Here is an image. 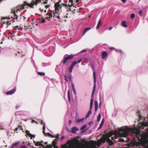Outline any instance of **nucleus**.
<instances>
[{
    "instance_id": "4",
    "label": "nucleus",
    "mask_w": 148,
    "mask_h": 148,
    "mask_svg": "<svg viewBox=\"0 0 148 148\" xmlns=\"http://www.w3.org/2000/svg\"><path fill=\"white\" fill-rule=\"evenodd\" d=\"M61 1L60 0L58 2H57L55 4V10L56 12L57 13L61 9L62 7L61 5H62L63 6H64L66 7H67L68 6L70 7V5L67 3H62L61 4H60V3Z\"/></svg>"
},
{
    "instance_id": "47",
    "label": "nucleus",
    "mask_w": 148,
    "mask_h": 148,
    "mask_svg": "<svg viewBox=\"0 0 148 148\" xmlns=\"http://www.w3.org/2000/svg\"><path fill=\"white\" fill-rule=\"evenodd\" d=\"M57 18L58 19H61V18H60V16H59L57 17Z\"/></svg>"
},
{
    "instance_id": "50",
    "label": "nucleus",
    "mask_w": 148,
    "mask_h": 148,
    "mask_svg": "<svg viewBox=\"0 0 148 148\" xmlns=\"http://www.w3.org/2000/svg\"><path fill=\"white\" fill-rule=\"evenodd\" d=\"M64 136H63L61 138V140H62L64 138Z\"/></svg>"
},
{
    "instance_id": "46",
    "label": "nucleus",
    "mask_w": 148,
    "mask_h": 148,
    "mask_svg": "<svg viewBox=\"0 0 148 148\" xmlns=\"http://www.w3.org/2000/svg\"><path fill=\"white\" fill-rule=\"evenodd\" d=\"M32 123H34L35 122V121L34 120H32Z\"/></svg>"
},
{
    "instance_id": "54",
    "label": "nucleus",
    "mask_w": 148,
    "mask_h": 148,
    "mask_svg": "<svg viewBox=\"0 0 148 148\" xmlns=\"http://www.w3.org/2000/svg\"><path fill=\"white\" fill-rule=\"evenodd\" d=\"M71 123V120H69V123H70V124Z\"/></svg>"
},
{
    "instance_id": "33",
    "label": "nucleus",
    "mask_w": 148,
    "mask_h": 148,
    "mask_svg": "<svg viewBox=\"0 0 148 148\" xmlns=\"http://www.w3.org/2000/svg\"><path fill=\"white\" fill-rule=\"evenodd\" d=\"M135 17V15L134 13H132L131 14V18L132 19L134 18Z\"/></svg>"
},
{
    "instance_id": "6",
    "label": "nucleus",
    "mask_w": 148,
    "mask_h": 148,
    "mask_svg": "<svg viewBox=\"0 0 148 148\" xmlns=\"http://www.w3.org/2000/svg\"><path fill=\"white\" fill-rule=\"evenodd\" d=\"M41 123L43 125V134L46 136H51L52 137H54V136H53V135H52L51 134H50L49 133H48L47 134L45 133V123L42 120H41Z\"/></svg>"
},
{
    "instance_id": "12",
    "label": "nucleus",
    "mask_w": 148,
    "mask_h": 148,
    "mask_svg": "<svg viewBox=\"0 0 148 148\" xmlns=\"http://www.w3.org/2000/svg\"><path fill=\"white\" fill-rule=\"evenodd\" d=\"M15 11V9H13L12 10V13L13 14V15L14 16V19H17L18 17L17 15L16 14Z\"/></svg>"
},
{
    "instance_id": "35",
    "label": "nucleus",
    "mask_w": 148,
    "mask_h": 148,
    "mask_svg": "<svg viewBox=\"0 0 148 148\" xmlns=\"http://www.w3.org/2000/svg\"><path fill=\"white\" fill-rule=\"evenodd\" d=\"M20 147L21 148H27L26 146L24 145H21L20 146Z\"/></svg>"
},
{
    "instance_id": "37",
    "label": "nucleus",
    "mask_w": 148,
    "mask_h": 148,
    "mask_svg": "<svg viewBox=\"0 0 148 148\" xmlns=\"http://www.w3.org/2000/svg\"><path fill=\"white\" fill-rule=\"evenodd\" d=\"M86 50L84 49V50H83L81 51V52H80V53H82L83 52H86Z\"/></svg>"
},
{
    "instance_id": "14",
    "label": "nucleus",
    "mask_w": 148,
    "mask_h": 148,
    "mask_svg": "<svg viewBox=\"0 0 148 148\" xmlns=\"http://www.w3.org/2000/svg\"><path fill=\"white\" fill-rule=\"evenodd\" d=\"M26 133L28 135L29 137H31V138L32 139V138H35V135L33 134H32L30 133L29 131L27 130L26 131Z\"/></svg>"
},
{
    "instance_id": "5",
    "label": "nucleus",
    "mask_w": 148,
    "mask_h": 148,
    "mask_svg": "<svg viewBox=\"0 0 148 148\" xmlns=\"http://www.w3.org/2000/svg\"><path fill=\"white\" fill-rule=\"evenodd\" d=\"M82 61V59H80L78 60L77 62L76 61H74L71 64V66L69 67V71L71 73L72 72L73 69L74 67V66L77 63L80 62Z\"/></svg>"
},
{
    "instance_id": "40",
    "label": "nucleus",
    "mask_w": 148,
    "mask_h": 148,
    "mask_svg": "<svg viewBox=\"0 0 148 148\" xmlns=\"http://www.w3.org/2000/svg\"><path fill=\"white\" fill-rule=\"evenodd\" d=\"M139 14L140 16H141L142 13V11L141 10H140L139 12Z\"/></svg>"
},
{
    "instance_id": "17",
    "label": "nucleus",
    "mask_w": 148,
    "mask_h": 148,
    "mask_svg": "<svg viewBox=\"0 0 148 148\" xmlns=\"http://www.w3.org/2000/svg\"><path fill=\"white\" fill-rule=\"evenodd\" d=\"M95 111L97 112L98 108V103L97 101L95 100Z\"/></svg>"
},
{
    "instance_id": "45",
    "label": "nucleus",
    "mask_w": 148,
    "mask_h": 148,
    "mask_svg": "<svg viewBox=\"0 0 148 148\" xmlns=\"http://www.w3.org/2000/svg\"><path fill=\"white\" fill-rule=\"evenodd\" d=\"M118 51H119L120 52H121V53H123V52L122 51H121V50L120 49H119L118 50Z\"/></svg>"
},
{
    "instance_id": "3",
    "label": "nucleus",
    "mask_w": 148,
    "mask_h": 148,
    "mask_svg": "<svg viewBox=\"0 0 148 148\" xmlns=\"http://www.w3.org/2000/svg\"><path fill=\"white\" fill-rule=\"evenodd\" d=\"M74 56L75 55L73 54H71V55L66 54L64 56L63 59L61 62V65L62 64V71H64V70L66 67L65 64L67 62V61L72 59Z\"/></svg>"
},
{
    "instance_id": "25",
    "label": "nucleus",
    "mask_w": 148,
    "mask_h": 148,
    "mask_svg": "<svg viewBox=\"0 0 148 148\" xmlns=\"http://www.w3.org/2000/svg\"><path fill=\"white\" fill-rule=\"evenodd\" d=\"M84 120V118H82V119H78L77 120V123H79L83 121Z\"/></svg>"
},
{
    "instance_id": "43",
    "label": "nucleus",
    "mask_w": 148,
    "mask_h": 148,
    "mask_svg": "<svg viewBox=\"0 0 148 148\" xmlns=\"http://www.w3.org/2000/svg\"><path fill=\"white\" fill-rule=\"evenodd\" d=\"M40 11L41 12L43 11V9L41 8H40Z\"/></svg>"
},
{
    "instance_id": "15",
    "label": "nucleus",
    "mask_w": 148,
    "mask_h": 148,
    "mask_svg": "<svg viewBox=\"0 0 148 148\" xmlns=\"http://www.w3.org/2000/svg\"><path fill=\"white\" fill-rule=\"evenodd\" d=\"M78 128L75 127H72L71 129V132L73 133H75L76 132L78 131Z\"/></svg>"
},
{
    "instance_id": "7",
    "label": "nucleus",
    "mask_w": 148,
    "mask_h": 148,
    "mask_svg": "<svg viewBox=\"0 0 148 148\" xmlns=\"http://www.w3.org/2000/svg\"><path fill=\"white\" fill-rule=\"evenodd\" d=\"M22 29L21 27H20L18 26H16L15 27H13V33L14 34L16 33V32L17 31V30H21Z\"/></svg>"
},
{
    "instance_id": "31",
    "label": "nucleus",
    "mask_w": 148,
    "mask_h": 148,
    "mask_svg": "<svg viewBox=\"0 0 148 148\" xmlns=\"http://www.w3.org/2000/svg\"><path fill=\"white\" fill-rule=\"evenodd\" d=\"M56 140L57 139H56L52 142V145L53 146H55L56 145L57 143L56 141Z\"/></svg>"
},
{
    "instance_id": "22",
    "label": "nucleus",
    "mask_w": 148,
    "mask_h": 148,
    "mask_svg": "<svg viewBox=\"0 0 148 148\" xmlns=\"http://www.w3.org/2000/svg\"><path fill=\"white\" fill-rule=\"evenodd\" d=\"M23 112L22 111H18L15 113V114L16 115H22V114Z\"/></svg>"
},
{
    "instance_id": "1",
    "label": "nucleus",
    "mask_w": 148,
    "mask_h": 148,
    "mask_svg": "<svg viewBox=\"0 0 148 148\" xmlns=\"http://www.w3.org/2000/svg\"><path fill=\"white\" fill-rule=\"evenodd\" d=\"M110 137H107L105 139H102L100 142L99 146L102 143H104L105 140L109 144L107 148H112L114 147V143L113 142L110 140ZM69 145L66 146L65 148H80L81 143L79 140L77 138H75L73 140L69 141ZM95 148H97L95 147Z\"/></svg>"
},
{
    "instance_id": "16",
    "label": "nucleus",
    "mask_w": 148,
    "mask_h": 148,
    "mask_svg": "<svg viewBox=\"0 0 148 148\" xmlns=\"http://www.w3.org/2000/svg\"><path fill=\"white\" fill-rule=\"evenodd\" d=\"M102 25V22L101 21L99 20L97 23V24L96 27V29H98Z\"/></svg>"
},
{
    "instance_id": "26",
    "label": "nucleus",
    "mask_w": 148,
    "mask_h": 148,
    "mask_svg": "<svg viewBox=\"0 0 148 148\" xmlns=\"http://www.w3.org/2000/svg\"><path fill=\"white\" fill-rule=\"evenodd\" d=\"M68 99L69 101H70L71 99H70V90H69L68 91Z\"/></svg>"
},
{
    "instance_id": "48",
    "label": "nucleus",
    "mask_w": 148,
    "mask_h": 148,
    "mask_svg": "<svg viewBox=\"0 0 148 148\" xmlns=\"http://www.w3.org/2000/svg\"><path fill=\"white\" fill-rule=\"evenodd\" d=\"M19 107V106H16V109H18V108Z\"/></svg>"
},
{
    "instance_id": "8",
    "label": "nucleus",
    "mask_w": 148,
    "mask_h": 148,
    "mask_svg": "<svg viewBox=\"0 0 148 148\" xmlns=\"http://www.w3.org/2000/svg\"><path fill=\"white\" fill-rule=\"evenodd\" d=\"M43 142V141H42L41 142H35L34 141V143L36 146H41L43 148H45V147L42 144Z\"/></svg>"
},
{
    "instance_id": "56",
    "label": "nucleus",
    "mask_w": 148,
    "mask_h": 148,
    "mask_svg": "<svg viewBox=\"0 0 148 148\" xmlns=\"http://www.w3.org/2000/svg\"><path fill=\"white\" fill-rule=\"evenodd\" d=\"M2 43H3V42H1L0 43V44H2Z\"/></svg>"
},
{
    "instance_id": "10",
    "label": "nucleus",
    "mask_w": 148,
    "mask_h": 148,
    "mask_svg": "<svg viewBox=\"0 0 148 148\" xmlns=\"http://www.w3.org/2000/svg\"><path fill=\"white\" fill-rule=\"evenodd\" d=\"M64 76L65 77V80L67 82H68V81H71L72 79V76L71 75H69L66 76L65 75Z\"/></svg>"
},
{
    "instance_id": "30",
    "label": "nucleus",
    "mask_w": 148,
    "mask_h": 148,
    "mask_svg": "<svg viewBox=\"0 0 148 148\" xmlns=\"http://www.w3.org/2000/svg\"><path fill=\"white\" fill-rule=\"evenodd\" d=\"M69 1L70 2H71V3H73V2H79L80 0H69Z\"/></svg>"
},
{
    "instance_id": "23",
    "label": "nucleus",
    "mask_w": 148,
    "mask_h": 148,
    "mask_svg": "<svg viewBox=\"0 0 148 148\" xmlns=\"http://www.w3.org/2000/svg\"><path fill=\"white\" fill-rule=\"evenodd\" d=\"M52 14L51 13H48L47 14V16L46 17V18H47V19H49L50 18H51V17H52Z\"/></svg>"
},
{
    "instance_id": "2",
    "label": "nucleus",
    "mask_w": 148,
    "mask_h": 148,
    "mask_svg": "<svg viewBox=\"0 0 148 148\" xmlns=\"http://www.w3.org/2000/svg\"><path fill=\"white\" fill-rule=\"evenodd\" d=\"M93 76L94 78V85L91 95L92 98L90 100V110L86 116V117L87 118H88L90 114H91L92 113L91 110L92 108V105L93 104V96L94 95L96 87V73L94 70L93 71Z\"/></svg>"
},
{
    "instance_id": "49",
    "label": "nucleus",
    "mask_w": 148,
    "mask_h": 148,
    "mask_svg": "<svg viewBox=\"0 0 148 148\" xmlns=\"http://www.w3.org/2000/svg\"><path fill=\"white\" fill-rule=\"evenodd\" d=\"M112 48H113V49H115V48H114L113 47H110V49H112Z\"/></svg>"
},
{
    "instance_id": "9",
    "label": "nucleus",
    "mask_w": 148,
    "mask_h": 148,
    "mask_svg": "<svg viewBox=\"0 0 148 148\" xmlns=\"http://www.w3.org/2000/svg\"><path fill=\"white\" fill-rule=\"evenodd\" d=\"M60 65H62V64L61 65L60 64L59 65H57L55 69L56 71L58 74H60V73L61 71V69L60 68Z\"/></svg>"
},
{
    "instance_id": "51",
    "label": "nucleus",
    "mask_w": 148,
    "mask_h": 148,
    "mask_svg": "<svg viewBox=\"0 0 148 148\" xmlns=\"http://www.w3.org/2000/svg\"><path fill=\"white\" fill-rule=\"evenodd\" d=\"M121 142H123L124 141V140L123 139H121Z\"/></svg>"
},
{
    "instance_id": "44",
    "label": "nucleus",
    "mask_w": 148,
    "mask_h": 148,
    "mask_svg": "<svg viewBox=\"0 0 148 148\" xmlns=\"http://www.w3.org/2000/svg\"><path fill=\"white\" fill-rule=\"evenodd\" d=\"M112 27H110L108 29L109 30H111L112 29Z\"/></svg>"
},
{
    "instance_id": "57",
    "label": "nucleus",
    "mask_w": 148,
    "mask_h": 148,
    "mask_svg": "<svg viewBox=\"0 0 148 148\" xmlns=\"http://www.w3.org/2000/svg\"><path fill=\"white\" fill-rule=\"evenodd\" d=\"M101 102H100L99 103V106L101 105Z\"/></svg>"
},
{
    "instance_id": "20",
    "label": "nucleus",
    "mask_w": 148,
    "mask_h": 148,
    "mask_svg": "<svg viewBox=\"0 0 148 148\" xmlns=\"http://www.w3.org/2000/svg\"><path fill=\"white\" fill-rule=\"evenodd\" d=\"M90 29L91 28L89 27L85 28L84 30L82 36L84 35L87 32L90 30Z\"/></svg>"
},
{
    "instance_id": "55",
    "label": "nucleus",
    "mask_w": 148,
    "mask_h": 148,
    "mask_svg": "<svg viewBox=\"0 0 148 148\" xmlns=\"http://www.w3.org/2000/svg\"><path fill=\"white\" fill-rule=\"evenodd\" d=\"M46 11H47L46 10H45L44 12H46Z\"/></svg>"
},
{
    "instance_id": "21",
    "label": "nucleus",
    "mask_w": 148,
    "mask_h": 148,
    "mask_svg": "<svg viewBox=\"0 0 148 148\" xmlns=\"http://www.w3.org/2000/svg\"><path fill=\"white\" fill-rule=\"evenodd\" d=\"M19 143V142H16L13 143L10 148H13L14 147L17 146Z\"/></svg>"
},
{
    "instance_id": "28",
    "label": "nucleus",
    "mask_w": 148,
    "mask_h": 148,
    "mask_svg": "<svg viewBox=\"0 0 148 148\" xmlns=\"http://www.w3.org/2000/svg\"><path fill=\"white\" fill-rule=\"evenodd\" d=\"M6 22V24L8 25V26L10 25L11 24V21H5L4 22H3L4 23H5V22Z\"/></svg>"
},
{
    "instance_id": "29",
    "label": "nucleus",
    "mask_w": 148,
    "mask_h": 148,
    "mask_svg": "<svg viewBox=\"0 0 148 148\" xmlns=\"http://www.w3.org/2000/svg\"><path fill=\"white\" fill-rule=\"evenodd\" d=\"M38 74L40 75L44 76L45 75V73L43 72H38Z\"/></svg>"
},
{
    "instance_id": "38",
    "label": "nucleus",
    "mask_w": 148,
    "mask_h": 148,
    "mask_svg": "<svg viewBox=\"0 0 148 148\" xmlns=\"http://www.w3.org/2000/svg\"><path fill=\"white\" fill-rule=\"evenodd\" d=\"M59 134H56V137L57 139L59 137Z\"/></svg>"
},
{
    "instance_id": "27",
    "label": "nucleus",
    "mask_w": 148,
    "mask_h": 148,
    "mask_svg": "<svg viewBox=\"0 0 148 148\" xmlns=\"http://www.w3.org/2000/svg\"><path fill=\"white\" fill-rule=\"evenodd\" d=\"M97 117V121H100V120L101 119V114L100 113H99L98 114Z\"/></svg>"
},
{
    "instance_id": "24",
    "label": "nucleus",
    "mask_w": 148,
    "mask_h": 148,
    "mask_svg": "<svg viewBox=\"0 0 148 148\" xmlns=\"http://www.w3.org/2000/svg\"><path fill=\"white\" fill-rule=\"evenodd\" d=\"M72 88L73 89V90L75 94H76V92L75 91V88L74 84L73 83L72 84Z\"/></svg>"
},
{
    "instance_id": "39",
    "label": "nucleus",
    "mask_w": 148,
    "mask_h": 148,
    "mask_svg": "<svg viewBox=\"0 0 148 148\" xmlns=\"http://www.w3.org/2000/svg\"><path fill=\"white\" fill-rule=\"evenodd\" d=\"M121 1L123 3H125L126 1V0H121Z\"/></svg>"
},
{
    "instance_id": "18",
    "label": "nucleus",
    "mask_w": 148,
    "mask_h": 148,
    "mask_svg": "<svg viewBox=\"0 0 148 148\" xmlns=\"http://www.w3.org/2000/svg\"><path fill=\"white\" fill-rule=\"evenodd\" d=\"M104 119L103 118L102 119V120L101 121V122L99 125V126L98 128V130H99L101 128V127H102L103 126L104 124Z\"/></svg>"
},
{
    "instance_id": "42",
    "label": "nucleus",
    "mask_w": 148,
    "mask_h": 148,
    "mask_svg": "<svg viewBox=\"0 0 148 148\" xmlns=\"http://www.w3.org/2000/svg\"><path fill=\"white\" fill-rule=\"evenodd\" d=\"M41 22L43 23H45V20L44 19H43L42 21H41Z\"/></svg>"
},
{
    "instance_id": "36",
    "label": "nucleus",
    "mask_w": 148,
    "mask_h": 148,
    "mask_svg": "<svg viewBox=\"0 0 148 148\" xmlns=\"http://www.w3.org/2000/svg\"><path fill=\"white\" fill-rule=\"evenodd\" d=\"M47 148H51V145H47Z\"/></svg>"
},
{
    "instance_id": "41",
    "label": "nucleus",
    "mask_w": 148,
    "mask_h": 148,
    "mask_svg": "<svg viewBox=\"0 0 148 148\" xmlns=\"http://www.w3.org/2000/svg\"><path fill=\"white\" fill-rule=\"evenodd\" d=\"M140 112V111H138V115L140 117H141V115L139 114Z\"/></svg>"
},
{
    "instance_id": "34",
    "label": "nucleus",
    "mask_w": 148,
    "mask_h": 148,
    "mask_svg": "<svg viewBox=\"0 0 148 148\" xmlns=\"http://www.w3.org/2000/svg\"><path fill=\"white\" fill-rule=\"evenodd\" d=\"M13 18V17L12 16H11V17H9L8 18H7V17H3L2 18V19H3L4 20H5V19H10L11 18Z\"/></svg>"
},
{
    "instance_id": "52",
    "label": "nucleus",
    "mask_w": 148,
    "mask_h": 148,
    "mask_svg": "<svg viewBox=\"0 0 148 148\" xmlns=\"http://www.w3.org/2000/svg\"><path fill=\"white\" fill-rule=\"evenodd\" d=\"M18 130V128H16L15 129V131H17Z\"/></svg>"
},
{
    "instance_id": "11",
    "label": "nucleus",
    "mask_w": 148,
    "mask_h": 148,
    "mask_svg": "<svg viewBox=\"0 0 148 148\" xmlns=\"http://www.w3.org/2000/svg\"><path fill=\"white\" fill-rule=\"evenodd\" d=\"M16 90V88H14V89L12 90L8 91L6 92V94L8 95H11L13 94L14 93Z\"/></svg>"
},
{
    "instance_id": "32",
    "label": "nucleus",
    "mask_w": 148,
    "mask_h": 148,
    "mask_svg": "<svg viewBox=\"0 0 148 148\" xmlns=\"http://www.w3.org/2000/svg\"><path fill=\"white\" fill-rule=\"evenodd\" d=\"M86 127V125H83V126H82L81 128V130H84V129H85Z\"/></svg>"
},
{
    "instance_id": "19",
    "label": "nucleus",
    "mask_w": 148,
    "mask_h": 148,
    "mask_svg": "<svg viewBox=\"0 0 148 148\" xmlns=\"http://www.w3.org/2000/svg\"><path fill=\"white\" fill-rule=\"evenodd\" d=\"M121 24L122 26L124 27H126L127 26L126 22V21H123L122 22Z\"/></svg>"
},
{
    "instance_id": "58",
    "label": "nucleus",
    "mask_w": 148,
    "mask_h": 148,
    "mask_svg": "<svg viewBox=\"0 0 148 148\" xmlns=\"http://www.w3.org/2000/svg\"><path fill=\"white\" fill-rule=\"evenodd\" d=\"M69 10H71V9H70V8H69Z\"/></svg>"
},
{
    "instance_id": "13",
    "label": "nucleus",
    "mask_w": 148,
    "mask_h": 148,
    "mask_svg": "<svg viewBox=\"0 0 148 148\" xmlns=\"http://www.w3.org/2000/svg\"><path fill=\"white\" fill-rule=\"evenodd\" d=\"M102 59H104L107 57V53L105 51H103L102 53Z\"/></svg>"
},
{
    "instance_id": "53",
    "label": "nucleus",
    "mask_w": 148,
    "mask_h": 148,
    "mask_svg": "<svg viewBox=\"0 0 148 148\" xmlns=\"http://www.w3.org/2000/svg\"><path fill=\"white\" fill-rule=\"evenodd\" d=\"M45 144H47V142H45Z\"/></svg>"
}]
</instances>
